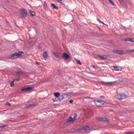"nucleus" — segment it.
I'll use <instances>...</instances> for the list:
<instances>
[{
	"mask_svg": "<svg viewBox=\"0 0 134 134\" xmlns=\"http://www.w3.org/2000/svg\"><path fill=\"white\" fill-rule=\"evenodd\" d=\"M77 116L76 114H74L73 116H70L67 119L66 122L67 123H71L74 122L76 120Z\"/></svg>",
	"mask_w": 134,
	"mask_h": 134,
	"instance_id": "nucleus-1",
	"label": "nucleus"
},
{
	"mask_svg": "<svg viewBox=\"0 0 134 134\" xmlns=\"http://www.w3.org/2000/svg\"><path fill=\"white\" fill-rule=\"evenodd\" d=\"M94 103L98 107H101L104 103V102L101 100H95Z\"/></svg>",
	"mask_w": 134,
	"mask_h": 134,
	"instance_id": "nucleus-2",
	"label": "nucleus"
},
{
	"mask_svg": "<svg viewBox=\"0 0 134 134\" xmlns=\"http://www.w3.org/2000/svg\"><path fill=\"white\" fill-rule=\"evenodd\" d=\"M117 97L119 99L122 100L125 98L127 97V96L124 93H122L118 94L117 95Z\"/></svg>",
	"mask_w": 134,
	"mask_h": 134,
	"instance_id": "nucleus-3",
	"label": "nucleus"
},
{
	"mask_svg": "<svg viewBox=\"0 0 134 134\" xmlns=\"http://www.w3.org/2000/svg\"><path fill=\"white\" fill-rule=\"evenodd\" d=\"M23 53V52L22 51L19 52L18 53L16 52L12 54L11 55V57L12 58L14 57H18L21 56Z\"/></svg>",
	"mask_w": 134,
	"mask_h": 134,
	"instance_id": "nucleus-4",
	"label": "nucleus"
},
{
	"mask_svg": "<svg viewBox=\"0 0 134 134\" xmlns=\"http://www.w3.org/2000/svg\"><path fill=\"white\" fill-rule=\"evenodd\" d=\"M21 17L23 18L26 17L27 15V11L25 9H21L20 10Z\"/></svg>",
	"mask_w": 134,
	"mask_h": 134,
	"instance_id": "nucleus-5",
	"label": "nucleus"
},
{
	"mask_svg": "<svg viewBox=\"0 0 134 134\" xmlns=\"http://www.w3.org/2000/svg\"><path fill=\"white\" fill-rule=\"evenodd\" d=\"M114 82H104L102 81L100 82V83L102 85H111Z\"/></svg>",
	"mask_w": 134,
	"mask_h": 134,
	"instance_id": "nucleus-6",
	"label": "nucleus"
},
{
	"mask_svg": "<svg viewBox=\"0 0 134 134\" xmlns=\"http://www.w3.org/2000/svg\"><path fill=\"white\" fill-rule=\"evenodd\" d=\"M34 88L33 87H28L24 88L21 89V91L24 92H27L33 89Z\"/></svg>",
	"mask_w": 134,
	"mask_h": 134,
	"instance_id": "nucleus-7",
	"label": "nucleus"
},
{
	"mask_svg": "<svg viewBox=\"0 0 134 134\" xmlns=\"http://www.w3.org/2000/svg\"><path fill=\"white\" fill-rule=\"evenodd\" d=\"M113 52L114 53L119 54H122L124 53L122 51L118 50L117 49H114L113 50Z\"/></svg>",
	"mask_w": 134,
	"mask_h": 134,
	"instance_id": "nucleus-8",
	"label": "nucleus"
},
{
	"mask_svg": "<svg viewBox=\"0 0 134 134\" xmlns=\"http://www.w3.org/2000/svg\"><path fill=\"white\" fill-rule=\"evenodd\" d=\"M62 57L63 58L67 59L70 58V57L67 54L64 53L62 56Z\"/></svg>",
	"mask_w": 134,
	"mask_h": 134,
	"instance_id": "nucleus-9",
	"label": "nucleus"
},
{
	"mask_svg": "<svg viewBox=\"0 0 134 134\" xmlns=\"http://www.w3.org/2000/svg\"><path fill=\"white\" fill-rule=\"evenodd\" d=\"M98 56L99 58L101 60H103L106 59L107 57V56L105 55H98Z\"/></svg>",
	"mask_w": 134,
	"mask_h": 134,
	"instance_id": "nucleus-10",
	"label": "nucleus"
},
{
	"mask_svg": "<svg viewBox=\"0 0 134 134\" xmlns=\"http://www.w3.org/2000/svg\"><path fill=\"white\" fill-rule=\"evenodd\" d=\"M82 129L84 131L86 132L89 130L90 128L89 126H86L83 127Z\"/></svg>",
	"mask_w": 134,
	"mask_h": 134,
	"instance_id": "nucleus-11",
	"label": "nucleus"
},
{
	"mask_svg": "<svg viewBox=\"0 0 134 134\" xmlns=\"http://www.w3.org/2000/svg\"><path fill=\"white\" fill-rule=\"evenodd\" d=\"M53 54L54 55L55 57L57 58H58L60 56V53L57 52H53Z\"/></svg>",
	"mask_w": 134,
	"mask_h": 134,
	"instance_id": "nucleus-12",
	"label": "nucleus"
},
{
	"mask_svg": "<svg viewBox=\"0 0 134 134\" xmlns=\"http://www.w3.org/2000/svg\"><path fill=\"white\" fill-rule=\"evenodd\" d=\"M98 120L99 121H102L105 122H108V119L105 118H98Z\"/></svg>",
	"mask_w": 134,
	"mask_h": 134,
	"instance_id": "nucleus-13",
	"label": "nucleus"
},
{
	"mask_svg": "<svg viewBox=\"0 0 134 134\" xmlns=\"http://www.w3.org/2000/svg\"><path fill=\"white\" fill-rule=\"evenodd\" d=\"M42 56L44 59L46 60L48 56V52L47 51L44 52L43 53Z\"/></svg>",
	"mask_w": 134,
	"mask_h": 134,
	"instance_id": "nucleus-14",
	"label": "nucleus"
},
{
	"mask_svg": "<svg viewBox=\"0 0 134 134\" xmlns=\"http://www.w3.org/2000/svg\"><path fill=\"white\" fill-rule=\"evenodd\" d=\"M114 69L116 71H119L121 70V68L119 66H114Z\"/></svg>",
	"mask_w": 134,
	"mask_h": 134,
	"instance_id": "nucleus-15",
	"label": "nucleus"
},
{
	"mask_svg": "<svg viewBox=\"0 0 134 134\" xmlns=\"http://www.w3.org/2000/svg\"><path fill=\"white\" fill-rule=\"evenodd\" d=\"M124 41H129L131 42H133L134 41V40H133L132 39L130 38H128L125 39L124 40Z\"/></svg>",
	"mask_w": 134,
	"mask_h": 134,
	"instance_id": "nucleus-16",
	"label": "nucleus"
},
{
	"mask_svg": "<svg viewBox=\"0 0 134 134\" xmlns=\"http://www.w3.org/2000/svg\"><path fill=\"white\" fill-rule=\"evenodd\" d=\"M29 12L31 14V15L32 16H34L35 15V13L32 11L31 10H29Z\"/></svg>",
	"mask_w": 134,
	"mask_h": 134,
	"instance_id": "nucleus-17",
	"label": "nucleus"
},
{
	"mask_svg": "<svg viewBox=\"0 0 134 134\" xmlns=\"http://www.w3.org/2000/svg\"><path fill=\"white\" fill-rule=\"evenodd\" d=\"M67 95L66 94H64L62 95L61 97L62 98L61 99H63L65 98L67 96Z\"/></svg>",
	"mask_w": 134,
	"mask_h": 134,
	"instance_id": "nucleus-18",
	"label": "nucleus"
},
{
	"mask_svg": "<svg viewBox=\"0 0 134 134\" xmlns=\"http://www.w3.org/2000/svg\"><path fill=\"white\" fill-rule=\"evenodd\" d=\"M54 95L56 97L58 98L60 96V94L58 92H55L54 93Z\"/></svg>",
	"mask_w": 134,
	"mask_h": 134,
	"instance_id": "nucleus-19",
	"label": "nucleus"
},
{
	"mask_svg": "<svg viewBox=\"0 0 134 134\" xmlns=\"http://www.w3.org/2000/svg\"><path fill=\"white\" fill-rule=\"evenodd\" d=\"M52 6L54 9H58V7H57L55 5L54 3H52L51 4Z\"/></svg>",
	"mask_w": 134,
	"mask_h": 134,
	"instance_id": "nucleus-20",
	"label": "nucleus"
},
{
	"mask_svg": "<svg viewBox=\"0 0 134 134\" xmlns=\"http://www.w3.org/2000/svg\"><path fill=\"white\" fill-rule=\"evenodd\" d=\"M75 60H76V62L77 64H78L80 65H81L82 63H81L80 61L79 60H77L76 59Z\"/></svg>",
	"mask_w": 134,
	"mask_h": 134,
	"instance_id": "nucleus-21",
	"label": "nucleus"
},
{
	"mask_svg": "<svg viewBox=\"0 0 134 134\" xmlns=\"http://www.w3.org/2000/svg\"><path fill=\"white\" fill-rule=\"evenodd\" d=\"M57 1L58 2H59L63 4H64V3L63 1H62V0H57Z\"/></svg>",
	"mask_w": 134,
	"mask_h": 134,
	"instance_id": "nucleus-22",
	"label": "nucleus"
},
{
	"mask_svg": "<svg viewBox=\"0 0 134 134\" xmlns=\"http://www.w3.org/2000/svg\"><path fill=\"white\" fill-rule=\"evenodd\" d=\"M14 80H13V81L12 82H11L10 86L12 87H13L14 86Z\"/></svg>",
	"mask_w": 134,
	"mask_h": 134,
	"instance_id": "nucleus-23",
	"label": "nucleus"
},
{
	"mask_svg": "<svg viewBox=\"0 0 134 134\" xmlns=\"http://www.w3.org/2000/svg\"><path fill=\"white\" fill-rule=\"evenodd\" d=\"M108 1L112 5L114 6H115V4L113 1H111V0H108Z\"/></svg>",
	"mask_w": 134,
	"mask_h": 134,
	"instance_id": "nucleus-24",
	"label": "nucleus"
},
{
	"mask_svg": "<svg viewBox=\"0 0 134 134\" xmlns=\"http://www.w3.org/2000/svg\"><path fill=\"white\" fill-rule=\"evenodd\" d=\"M127 52H134V49H132L131 50H129L127 51Z\"/></svg>",
	"mask_w": 134,
	"mask_h": 134,
	"instance_id": "nucleus-25",
	"label": "nucleus"
},
{
	"mask_svg": "<svg viewBox=\"0 0 134 134\" xmlns=\"http://www.w3.org/2000/svg\"><path fill=\"white\" fill-rule=\"evenodd\" d=\"M5 104L7 105H9L10 106H11V104L9 103V102H7Z\"/></svg>",
	"mask_w": 134,
	"mask_h": 134,
	"instance_id": "nucleus-26",
	"label": "nucleus"
},
{
	"mask_svg": "<svg viewBox=\"0 0 134 134\" xmlns=\"http://www.w3.org/2000/svg\"><path fill=\"white\" fill-rule=\"evenodd\" d=\"M7 125H0V126L1 127H3L5 126H7Z\"/></svg>",
	"mask_w": 134,
	"mask_h": 134,
	"instance_id": "nucleus-27",
	"label": "nucleus"
},
{
	"mask_svg": "<svg viewBox=\"0 0 134 134\" xmlns=\"http://www.w3.org/2000/svg\"><path fill=\"white\" fill-rule=\"evenodd\" d=\"M99 23H102V24H104L103 23V22H102V21H100V20H99Z\"/></svg>",
	"mask_w": 134,
	"mask_h": 134,
	"instance_id": "nucleus-28",
	"label": "nucleus"
},
{
	"mask_svg": "<svg viewBox=\"0 0 134 134\" xmlns=\"http://www.w3.org/2000/svg\"><path fill=\"white\" fill-rule=\"evenodd\" d=\"M73 102V100H70L69 101V102L70 103H72Z\"/></svg>",
	"mask_w": 134,
	"mask_h": 134,
	"instance_id": "nucleus-29",
	"label": "nucleus"
},
{
	"mask_svg": "<svg viewBox=\"0 0 134 134\" xmlns=\"http://www.w3.org/2000/svg\"><path fill=\"white\" fill-rule=\"evenodd\" d=\"M15 80L16 81H18L20 80L19 78H16Z\"/></svg>",
	"mask_w": 134,
	"mask_h": 134,
	"instance_id": "nucleus-30",
	"label": "nucleus"
},
{
	"mask_svg": "<svg viewBox=\"0 0 134 134\" xmlns=\"http://www.w3.org/2000/svg\"><path fill=\"white\" fill-rule=\"evenodd\" d=\"M126 134H132V133H126Z\"/></svg>",
	"mask_w": 134,
	"mask_h": 134,
	"instance_id": "nucleus-31",
	"label": "nucleus"
},
{
	"mask_svg": "<svg viewBox=\"0 0 134 134\" xmlns=\"http://www.w3.org/2000/svg\"><path fill=\"white\" fill-rule=\"evenodd\" d=\"M97 20L98 21H99L100 20L99 19H97Z\"/></svg>",
	"mask_w": 134,
	"mask_h": 134,
	"instance_id": "nucleus-32",
	"label": "nucleus"
},
{
	"mask_svg": "<svg viewBox=\"0 0 134 134\" xmlns=\"http://www.w3.org/2000/svg\"><path fill=\"white\" fill-rule=\"evenodd\" d=\"M53 101L54 102H55V101H56V100H55L54 99H53Z\"/></svg>",
	"mask_w": 134,
	"mask_h": 134,
	"instance_id": "nucleus-33",
	"label": "nucleus"
},
{
	"mask_svg": "<svg viewBox=\"0 0 134 134\" xmlns=\"http://www.w3.org/2000/svg\"><path fill=\"white\" fill-rule=\"evenodd\" d=\"M100 97H102L104 99V97L103 96H101Z\"/></svg>",
	"mask_w": 134,
	"mask_h": 134,
	"instance_id": "nucleus-34",
	"label": "nucleus"
},
{
	"mask_svg": "<svg viewBox=\"0 0 134 134\" xmlns=\"http://www.w3.org/2000/svg\"><path fill=\"white\" fill-rule=\"evenodd\" d=\"M92 67H93V68H94V66H92Z\"/></svg>",
	"mask_w": 134,
	"mask_h": 134,
	"instance_id": "nucleus-35",
	"label": "nucleus"
},
{
	"mask_svg": "<svg viewBox=\"0 0 134 134\" xmlns=\"http://www.w3.org/2000/svg\"><path fill=\"white\" fill-rule=\"evenodd\" d=\"M122 0H119V1H122Z\"/></svg>",
	"mask_w": 134,
	"mask_h": 134,
	"instance_id": "nucleus-36",
	"label": "nucleus"
}]
</instances>
